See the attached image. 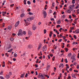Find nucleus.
<instances>
[{
	"instance_id": "nucleus-1",
	"label": "nucleus",
	"mask_w": 79,
	"mask_h": 79,
	"mask_svg": "<svg viewBox=\"0 0 79 79\" xmlns=\"http://www.w3.org/2000/svg\"><path fill=\"white\" fill-rule=\"evenodd\" d=\"M23 34H24V35H26V31H24L23 32H22V30H19V32L17 34L19 36V35H22Z\"/></svg>"
},
{
	"instance_id": "nucleus-2",
	"label": "nucleus",
	"mask_w": 79,
	"mask_h": 79,
	"mask_svg": "<svg viewBox=\"0 0 79 79\" xmlns=\"http://www.w3.org/2000/svg\"><path fill=\"white\" fill-rule=\"evenodd\" d=\"M42 49H43V52H44V51H46V50H47V48L46 46H44L43 47Z\"/></svg>"
},
{
	"instance_id": "nucleus-3",
	"label": "nucleus",
	"mask_w": 79,
	"mask_h": 79,
	"mask_svg": "<svg viewBox=\"0 0 79 79\" xmlns=\"http://www.w3.org/2000/svg\"><path fill=\"white\" fill-rule=\"evenodd\" d=\"M73 9L74 8L72 7V6L71 5L69 6V10H70V11H73Z\"/></svg>"
},
{
	"instance_id": "nucleus-4",
	"label": "nucleus",
	"mask_w": 79,
	"mask_h": 79,
	"mask_svg": "<svg viewBox=\"0 0 79 79\" xmlns=\"http://www.w3.org/2000/svg\"><path fill=\"white\" fill-rule=\"evenodd\" d=\"M19 21H18L16 23L15 26V27H17L19 25Z\"/></svg>"
},
{
	"instance_id": "nucleus-5",
	"label": "nucleus",
	"mask_w": 79,
	"mask_h": 79,
	"mask_svg": "<svg viewBox=\"0 0 79 79\" xmlns=\"http://www.w3.org/2000/svg\"><path fill=\"white\" fill-rule=\"evenodd\" d=\"M42 45L41 44H40L38 48V50H40L42 48Z\"/></svg>"
},
{
	"instance_id": "nucleus-6",
	"label": "nucleus",
	"mask_w": 79,
	"mask_h": 79,
	"mask_svg": "<svg viewBox=\"0 0 79 79\" xmlns=\"http://www.w3.org/2000/svg\"><path fill=\"white\" fill-rule=\"evenodd\" d=\"M32 28L33 30H35L37 28V27L36 26L33 25Z\"/></svg>"
},
{
	"instance_id": "nucleus-7",
	"label": "nucleus",
	"mask_w": 79,
	"mask_h": 79,
	"mask_svg": "<svg viewBox=\"0 0 79 79\" xmlns=\"http://www.w3.org/2000/svg\"><path fill=\"white\" fill-rule=\"evenodd\" d=\"M2 15L4 16H5V14H6V12H4V11H2Z\"/></svg>"
},
{
	"instance_id": "nucleus-8",
	"label": "nucleus",
	"mask_w": 79,
	"mask_h": 79,
	"mask_svg": "<svg viewBox=\"0 0 79 79\" xmlns=\"http://www.w3.org/2000/svg\"><path fill=\"white\" fill-rule=\"evenodd\" d=\"M28 47L29 48H32V45L30 44L28 46Z\"/></svg>"
},
{
	"instance_id": "nucleus-9",
	"label": "nucleus",
	"mask_w": 79,
	"mask_h": 79,
	"mask_svg": "<svg viewBox=\"0 0 79 79\" xmlns=\"http://www.w3.org/2000/svg\"><path fill=\"white\" fill-rule=\"evenodd\" d=\"M24 75H25V73H23V74H22L21 76H20L21 78H22V77H24Z\"/></svg>"
},
{
	"instance_id": "nucleus-10",
	"label": "nucleus",
	"mask_w": 79,
	"mask_h": 79,
	"mask_svg": "<svg viewBox=\"0 0 79 79\" xmlns=\"http://www.w3.org/2000/svg\"><path fill=\"white\" fill-rule=\"evenodd\" d=\"M11 44H10L9 45V47L8 48V50H10V48H11Z\"/></svg>"
},
{
	"instance_id": "nucleus-11",
	"label": "nucleus",
	"mask_w": 79,
	"mask_h": 79,
	"mask_svg": "<svg viewBox=\"0 0 79 79\" xmlns=\"http://www.w3.org/2000/svg\"><path fill=\"white\" fill-rule=\"evenodd\" d=\"M6 79H9V78L10 77V76L8 75H7L6 76Z\"/></svg>"
},
{
	"instance_id": "nucleus-12",
	"label": "nucleus",
	"mask_w": 79,
	"mask_h": 79,
	"mask_svg": "<svg viewBox=\"0 0 79 79\" xmlns=\"http://www.w3.org/2000/svg\"><path fill=\"white\" fill-rule=\"evenodd\" d=\"M61 66H62L63 68V64H60L59 65V68H61Z\"/></svg>"
},
{
	"instance_id": "nucleus-13",
	"label": "nucleus",
	"mask_w": 79,
	"mask_h": 79,
	"mask_svg": "<svg viewBox=\"0 0 79 79\" xmlns=\"http://www.w3.org/2000/svg\"><path fill=\"white\" fill-rule=\"evenodd\" d=\"M26 56V53H23V54L21 55V56H23V57H24V56Z\"/></svg>"
},
{
	"instance_id": "nucleus-14",
	"label": "nucleus",
	"mask_w": 79,
	"mask_h": 79,
	"mask_svg": "<svg viewBox=\"0 0 79 79\" xmlns=\"http://www.w3.org/2000/svg\"><path fill=\"white\" fill-rule=\"evenodd\" d=\"M44 15L45 17L44 18H46V16H47V13L45 11H44Z\"/></svg>"
},
{
	"instance_id": "nucleus-15",
	"label": "nucleus",
	"mask_w": 79,
	"mask_h": 79,
	"mask_svg": "<svg viewBox=\"0 0 79 79\" xmlns=\"http://www.w3.org/2000/svg\"><path fill=\"white\" fill-rule=\"evenodd\" d=\"M44 75H42V76H41V79H45V77H44Z\"/></svg>"
},
{
	"instance_id": "nucleus-16",
	"label": "nucleus",
	"mask_w": 79,
	"mask_h": 79,
	"mask_svg": "<svg viewBox=\"0 0 79 79\" xmlns=\"http://www.w3.org/2000/svg\"><path fill=\"white\" fill-rule=\"evenodd\" d=\"M53 33L52 31L50 32V34H49V37H52V34Z\"/></svg>"
},
{
	"instance_id": "nucleus-17",
	"label": "nucleus",
	"mask_w": 79,
	"mask_h": 79,
	"mask_svg": "<svg viewBox=\"0 0 79 79\" xmlns=\"http://www.w3.org/2000/svg\"><path fill=\"white\" fill-rule=\"evenodd\" d=\"M24 16V14H22L20 15V17L21 18H23Z\"/></svg>"
},
{
	"instance_id": "nucleus-18",
	"label": "nucleus",
	"mask_w": 79,
	"mask_h": 79,
	"mask_svg": "<svg viewBox=\"0 0 79 79\" xmlns=\"http://www.w3.org/2000/svg\"><path fill=\"white\" fill-rule=\"evenodd\" d=\"M75 32H76L77 34H78V33H79V29H77V30H76Z\"/></svg>"
},
{
	"instance_id": "nucleus-19",
	"label": "nucleus",
	"mask_w": 79,
	"mask_h": 79,
	"mask_svg": "<svg viewBox=\"0 0 79 79\" xmlns=\"http://www.w3.org/2000/svg\"><path fill=\"white\" fill-rule=\"evenodd\" d=\"M50 65H48V67L47 68V71H48V69H49L50 68Z\"/></svg>"
},
{
	"instance_id": "nucleus-20",
	"label": "nucleus",
	"mask_w": 79,
	"mask_h": 79,
	"mask_svg": "<svg viewBox=\"0 0 79 79\" xmlns=\"http://www.w3.org/2000/svg\"><path fill=\"white\" fill-rule=\"evenodd\" d=\"M57 24H60L61 23V21H60V20L57 21Z\"/></svg>"
},
{
	"instance_id": "nucleus-21",
	"label": "nucleus",
	"mask_w": 79,
	"mask_h": 79,
	"mask_svg": "<svg viewBox=\"0 0 79 79\" xmlns=\"http://www.w3.org/2000/svg\"><path fill=\"white\" fill-rule=\"evenodd\" d=\"M44 76H46V77H47V78H49V77H49V76H48L47 75L44 74Z\"/></svg>"
},
{
	"instance_id": "nucleus-22",
	"label": "nucleus",
	"mask_w": 79,
	"mask_h": 79,
	"mask_svg": "<svg viewBox=\"0 0 79 79\" xmlns=\"http://www.w3.org/2000/svg\"><path fill=\"white\" fill-rule=\"evenodd\" d=\"M12 50H13V49L12 48L9 51H7V52H10V53H11V52H12Z\"/></svg>"
},
{
	"instance_id": "nucleus-23",
	"label": "nucleus",
	"mask_w": 79,
	"mask_h": 79,
	"mask_svg": "<svg viewBox=\"0 0 79 79\" xmlns=\"http://www.w3.org/2000/svg\"><path fill=\"white\" fill-rule=\"evenodd\" d=\"M11 29V26H8V29H9L10 30V29Z\"/></svg>"
},
{
	"instance_id": "nucleus-24",
	"label": "nucleus",
	"mask_w": 79,
	"mask_h": 79,
	"mask_svg": "<svg viewBox=\"0 0 79 79\" xmlns=\"http://www.w3.org/2000/svg\"><path fill=\"white\" fill-rule=\"evenodd\" d=\"M8 75H9L10 76H11V75H12V73H11V72H9L8 74Z\"/></svg>"
},
{
	"instance_id": "nucleus-25",
	"label": "nucleus",
	"mask_w": 79,
	"mask_h": 79,
	"mask_svg": "<svg viewBox=\"0 0 79 79\" xmlns=\"http://www.w3.org/2000/svg\"><path fill=\"white\" fill-rule=\"evenodd\" d=\"M68 56L69 57H71V53H69V54H68Z\"/></svg>"
},
{
	"instance_id": "nucleus-26",
	"label": "nucleus",
	"mask_w": 79,
	"mask_h": 79,
	"mask_svg": "<svg viewBox=\"0 0 79 79\" xmlns=\"http://www.w3.org/2000/svg\"><path fill=\"white\" fill-rule=\"evenodd\" d=\"M27 3L28 4V5H31V2L30 1H28L27 2Z\"/></svg>"
},
{
	"instance_id": "nucleus-27",
	"label": "nucleus",
	"mask_w": 79,
	"mask_h": 79,
	"mask_svg": "<svg viewBox=\"0 0 79 79\" xmlns=\"http://www.w3.org/2000/svg\"><path fill=\"white\" fill-rule=\"evenodd\" d=\"M76 75L74 74H72V77H75V76Z\"/></svg>"
},
{
	"instance_id": "nucleus-28",
	"label": "nucleus",
	"mask_w": 79,
	"mask_h": 79,
	"mask_svg": "<svg viewBox=\"0 0 79 79\" xmlns=\"http://www.w3.org/2000/svg\"><path fill=\"white\" fill-rule=\"evenodd\" d=\"M27 20L28 21H31L30 18H27Z\"/></svg>"
},
{
	"instance_id": "nucleus-29",
	"label": "nucleus",
	"mask_w": 79,
	"mask_h": 79,
	"mask_svg": "<svg viewBox=\"0 0 79 79\" xmlns=\"http://www.w3.org/2000/svg\"><path fill=\"white\" fill-rule=\"evenodd\" d=\"M23 2H24V5H26V0H24Z\"/></svg>"
},
{
	"instance_id": "nucleus-30",
	"label": "nucleus",
	"mask_w": 79,
	"mask_h": 79,
	"mask_svg": "<svg viewBox=\"0 0 79 79\" xmlns=\"http://www.w3.org/2000/svg\"><path fill=\"white\" fill-rule=\"evenodd\" d=\"M28 14H29V15H33V13L31 12H29V13H28Z\"/></svg>"
},
{
	"instance_id": "nucleus-31",
	"label": "nucleus",
	"mask_w": 79,
	"mask_h": 79,
	"mask_svg": "<svg viewBox=\"0 0 79 79\" xmlns=\"http://www.w3.org/2000/svg\"><path fill=\"white\" fill-rule=\"evenodd\" d=\"M65 49V51L66 52H68V48H66Z\"/></svg>"
},
{
	"instance_id": "nucleus-32",
	"label": "nucleus",
	"mask_w": 79,
	"mask_h": 79,
	"mask_svg": "<svg viewBox=\"0 0 79 79\" xmlns=\"http://www.w3.org/2000/svg\"><path fill=\"white\" fill-rule=\"evenodd\" d=\"M30 18L31 21H32V20H33V19H34V17H31V18Z\"/></svg>"
},
{
	"instance_id": "nucleus-33",
	"label": "nucleus",
	"mask_w": 79,
	"mask_h": 79,
	"mask_svg": "<svg viewBox=\"0 0 79 79\" xmlns=\"http://www.w3.org/2000/svg\"><path fill=\"white\" fill-rule=\"evenodd\" d=\"M10 40L11 41H13V40H14V38H10Z\"/></svg>"
},
{
	"instance_id": "nucleus-34",
	"label": "nucleus",
	"mask_w": 79,
	"mask_h": 79,
	"mask_svg": "<svg viewBox=\"0 0 79 79\" xmlns=\"http://www.w3.org/2000/svg\"><path fill=\"white\" fill-rule=\"evenodd\" d=\"M46 32H47V30H46V29H44V33L45 34L46 33Z\"/></svg>"
},
{
	"instance_id": "nucleus-35",
	"label": "nucleus",
	"mask_w": 79,
	"mask_h": 79,
	"mask_svg": "<svg viewBox=\"0 0 79 79\" xmlns=\"http://www.w3.org/2000/svg\"><path fill=\"white\" fill-rule=\"evenodd\" d=\"M71 58L72 59V60H73L75 59V57H74V56H73L71 57Z\"/></svg>"
},
{
	"instance_id": "nucleus-36",
	"label": "nucleus",
	"mask_w": 79,
	"mask_h": 79,
	"mask_svg": "<svg viewBox=\"0 0 79 79\" xmlns=\"http://www.w3.org/2000/svg\"><path fill=\"white\" fill-rule=\"evenodd\" d=\"M65 21H67L68 23H69V20H68L67 19H66L64 20Z\"/></svg>"
},
{
	"instance_id": "nucleus-37",
	"label": "nucleus",
	"mask_w": 79,
	"mask_h": 79,
	"mask_svg": "<svg viewBox=\"0 0 79 79\" xmlns=\"http://www.w3.org/2000/svg\"><path fill=\"white\" fill-rule=\"evenodd\" d=\"M72 2L73 4L75 3V0H73Z\"/></svg>"
},
{
	"instance_id": "nucleus-38",
	"label": "nucleus",
	"mask_w": 79,
	"mask_h": 79,
	"mask_svg": "<svg viewBox=\"0 0 79 79\" xmlns=\"http://www.w3.org/2000/svg\"><path fill=\"white\" fill-rule=\"evenodd\" d=\"M74 29V27H72L70 28V30H73Z\"/></svg>"
},
{
	"instance_id": "nucleus-39",
	"label": "nucleus",
	"mask_w": 79,
	"mask_h": 79,
	"mask_svg": "<svg viewBox=\"0 0 79 79\" xmlns=\"http://www.w3.org/2000/svg\"><path fill=\"white\" fill-rule=\"evenodd\" d=\"M73 37L75 39H77V37H76V35H74L73 36Z\"/></svg>"
},
{
	"instance_id": "nucleus-40",
	"label": "nucleus",
	"mask_w": 79,
	"mask_h": 79,
	"mask_svg": "<svg viewBox=\"0 0 79 79\" xmlns=\"http://www.w3.org/2000/svg\"><path fill=\"white\" fill-rule=\"evenodd\" d=\"M3 71H1L0 73V74H1V75H2V74H3Z\"/></svg>"
},
{
	"instance_id": "nucleus-41",
	"label": "nucleus",
	"mask_w": 79,
	"mask_h": 79,
	"mask_svg": "<svg viewBox=\"0 0 79 79\" xmlns=\"http://www.w3.org/2000/svg\"><path fill=\"white\" fill-rule=\"evenodd\" d=\"M79 11V9L77 10V14H79V12H78V11Z\"/></svg>"
},
{
	"instance_id": "nucleus-42",
	"label": "nucleus",
	"mask_w": 79,
	"mask_h": 79,
	"mask_svg": "<svg viewBox=\"0 0 79 79\" xmlns=\"http://www.w3.org/2000/svg\"><path fill=\"white\" fill-rule=\"evenodd\" d=\"M14 4H12L10 5V6L11 7H13V6H14Z\"/></svg>"
},
{
	"instance_id": "nucleus-43",
	"label": "nucleus",
	"mask_w": 79,
	"mask_h": 79,
	"mask_svg": "<svg viewBox=\"0 0 79 79\" xmlns=\"http://www.w3.org/2000/svg\"><path fill=\"white\" fill-rule=\"evenodd\" d=\"M61 41H62V39H60L59 40L58 42H61Z\"/></svg>"
},
{
	"instance_id": "nucleus-44",
	"label": "nucleus",
	"mask_w": 79,
	"mask_h": 79,
	"mask_svg": "<svg viewBox=\"0 0 79 79\" xmlns=\"http://www.w3.org/2000/svg\"><path fill=\"white\" fill-rule=\"evenodd\" d=\"M27 11H28L29 12L31 11V9H30V8L28 9L27 10Z\"/></svg>"
},
{
	"instance_id": "nucleus-45",
	"label": "nucleus",
	"mask_w": 79,
	"mask_h": 79,
	"mask_svg": "<svg viewBox=\"0 0 79 79\" xmlns=\"http://www.w3.org/2000/svg\"><path fill=\"white\" fill-rule=\"evenodd\" d=\"M14 56L15 57H17V54H16L15 53V54H14Z\"/></svg>"
},
{
	"instance_id": "nucleus-46",
	"label": "nucleus",
	"mask_w": 79,
	"mask_h": 79,
	"mask_svg": "<svg viewBox=\"0 0 79 79\" xmlns=\"http://www.w3.org/2000/svg\"><path fill=\"white\" fill-rule=\"evenodd\" d=\"M73 19H71L70 20H69V23H71L73 21Z\"/></svg>"
},
{
	"instance_id": "nucleus-47",
	"label": "nucleus",
	"mask_w": 79,
	"mask_h": 79,
	"mask_svg": "<svg viewBox=\"0 0 79 79\" xmlns=\"http://www.w3.org/2000/svg\"><path fill=\"white\" fill-rule=\"evenodd\" d=\"M65 62L66 63H68V60H67V59H65Z\"/></svg>"
},
{
	"instance_id": "nucleus-48",
	"label": "nucleus",
	"mask_w": 79,
	"mask_h": 79,
	"mask_svg": "<svg viewBox=\"0 0 79 79\" xmlns=\"http://www.w3.org/2000/svg\"><path fill=\"white\" fill-rule=\"evenodd\" d=\"M49 13H52V10H49Z\"/></svg>"
},
{
	"instance_id": "nucleus-49",
	"label": "nucleus",
	"mask_w": 79,
	"mask_h": 79,
	"mask_svg": "<svg viewBox=\"0 0 79 79\" xmlns=\"http://www.w3.org/2000/svg\"><path fill=\"white\" fill-rule=\"evenodd\" d=\"M54 69H55L54 70V71L55 72V71H56V67H54Z\"/></svg>"
},
{
	"instance_id": "nucleus-50",
	"label": "nucleus",
	"mask_w": 79,
	"mask_h": 79,
	"mask_svg": "<svg viewBox=\"0 0 79 79\" xmlns=\"http://www.w3.org/2000/svg\"><path fill=\"white\" fill-rule=\"evenodd\" d=\"M52 6H53V7H54V6H55V3H52Z\"/></svg>"
},
{
	"instance_id": "nucleus-51",
	"label": "nucleus",
	"mask_w": 79,
	"mask_h": 79,
	"mask_svg": "<svg viewBox=\"0 0 79 79\" xmlns=\"http://www.w3.org/2000/svg\"><path fill=\"white\" fill-rule=\"evenodd\" d=\"M42 74H41V73H40L39 74V76H40L41 77V76H42Z\"/></svg>"
},
{
	"instance_id": "nucleus-52",
	"label": "nucleus",
	"mask_w": 79,
	"mask_h": 79,
	"mask_svg": "<svg viewBox=\"0 0 79 79\" xmlns=\"http://www.w3.org/2000/svg\"><path fill=\"white\" fill-rule=\"evenodd\" d=\"M58 27H60V25H57V26H56L57 28H58Z\"/></svg>"
},
{
	"instance_id": "nucleus-53",
	"label": "nucleus",
	"mask_w": 79,
	"mask_h": 79,
	"mask_svg": "<svg viewBox=\"0 0 79 79\" xmlns=\"http://www.w3.org/2000/svg\"><path fill=\"white\" fill-rule=\"evenodd\" d=\"M62 27H61L60 29H59V31L60 32V31H61V30H62Z\"/></svg>"
},
{
	"instance_id": "nucleus-54",
	"label": "nucleus",
	"mask_w": 79,
	"mask_h": 79,
	"mask_svg": "<svg viewBox=\"0 0 79 79\" xmlns=\"http://www.w3.org/2000/svg\"><path fill=\"white\" fill-rule=\"evenodd\" d=\"M60 37H64V36H62V35L61 34H60Z\"/></svg>"
},
{
	"instance_id": "nucleus-55",
	"label": "nucleus",
	"mask_w": 79,
	"mask_h": 79,
	"mask_svg": "<svg viewBox=\"0 0 79 79\" xmlns=\"http://www.w3.org/2000/svg\"><path fill=\"white\" fill-rule=\"evenodd\" d=\"M69 71H73V69H72V68H70V69H69Z\"/></svg>"
},
{
	"instance_id": "nucleus-56",
	"label": "nucleus",
	"mask_w": 79,
	"mask_h": 79,
	"mask_svg": "<svg viewBox=\"0 0 79 79\" xmlns=\"http://www.w3.org/2000/svg\"><path fill=\"white\" fill-rule=\"evenodd\" d=\"M56 15V12L54 11V13H53V15Z\"/></svg>"
},
{
	"instance_id": "nucleus-57",
	"label": "nucleus",
	"mask_w": 79,
	"mask_h": 79,
	"mask_svg": "<svg viewBox=\"0 0 79 79\" xmlns=\"http://www.w3.org/2000/svg\"><path fill=\"white\" fill-rule=\"evenodd\" d=\"M35 75H38V73H37V71L35 72Z\"/></svg>"
},
{
	"instance_id": "nucleus-58",
	"label": "nucleus",
	"mask_w": 79,
	"mask_h": 79,
	"mask_svg": "<svg viewBox=\"0 0 79 79\" xmlns=\"http://www.w3.org/2000/svg\"><path fill=\"white\" fill-rule=\"evenodd\" d=\"M68 12L69 13H71V11H70V10H68Z\"/></svg>"
},
{
	"instance_id": "nucleus-59",
	"label": "nucleus",
	"mask_w": 79,
	"mask_h": 79,
	"mask_svg": "<svg viewBox=\"0 0 79 79\" xmlns=\"http://www.w3.org/2000/svg\"><path fill=\"white\" fill-rule=\"evenodd\" d=\"M27 73H26L25 76V77H27Z\"/></svg>"
},
{
	"instance_id": "nucleus-60",
	"label": "nucleus",
	"mask_w": 79,
	"mask_h": 79,
	"mask_svg": "<svg viewBox=\"0 0 79 79\" xmlns=\"http://www.w3.org/2000/svg\"><path fill=\"white\" fill-rule=\"evenodd\" d=\"M12 35H14V36H15V35H16V34L15 33H13Z\"/></svg>"
},
{
	"instance_id": "nucleus-61",
	"label": "nucleus",
	"mask_w": 79,
	"mask_h": 79,
	"mask_svg": "<svg viewBox=\"0 0 79 79\" xmlns=\"http://www.w3.org/2000/svg\"><path fill=\"white\" fill-rule=\"evenodd\" d=\"M33 2L34 3H35V0H33Z\"/></svg>"
},
{
	"instance_id": "nucleus-62",
	"label": "nucleus",
	"mask_w": 79,
	"mask_h": 79,
	"mask_svg": "<svg viewBox=\"0 0 79 79\" xmlns=\"http://www.w3.org/2000/svg\"><path fill=\"white\" fill-rule=\"evenodd\" d=\"M48 59H50V56H49V55L48 56Z\"/></svg>"
},
{
	"instance_id": "nucleus-63",
	"label": "nucleus",
	"mask_w": 79,
	"mask_h": 79,
	"mask_svg": "<svg viewBox=\"0 0 79 79\" xmlns=\"http://www.w3.org/2000/svg\"><path fill=\"white\" fill-rule=\"evenodd\" d=\"M71 15H69V19H71Z\"/></svg>"
},
{
	"instance_id": "nucleus-64",
	"label": "nucleus",
	"mask_w": 79,
	"mask_h": 79,
	"mask_svg": "<svg viewBox=\"0 0 79 79\" xmlns=\"http://www.w3.org/2000/svg\"><path fill=\"white\" fill-rule=\"evenodd\" d=\"M63 60H64L63 58H62L61 60V62H62V63L63 62Z\"/></svg>"
}]
</instances>
